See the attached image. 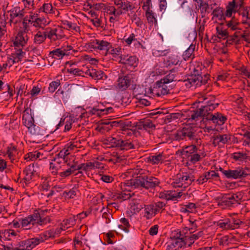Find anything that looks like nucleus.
<instances>
[{"label": "nucleus", "mask_w": 250, "mask_h": 250, "mask_svg": "<svg viewBox=\"0 0 250 250\" xmlns=\"http://www.w3.org/2000/svg\"><path fill=\"white\" fill-rule=\"evenodd\" d=\"M55 236V232L53 229L45 231L37 237L20 242L19 243L20 250H31L40 243Z\"/></svg>", "instance_id": "f257e3e1"}, {"label": "nucleus", "mask_w": 250, "mask_h": 250, "mask_svg": "<svg viewBox=\"0 0 250 250\" xmlns=\"http://www.w3.org/2000/svg\"><path fill=\"white\" fill-rule=\"evenodd\" d=\"M160 183L159 180L154 177L140 174L135 179L128 181L126 184L128 186L134 187V188L142 187L148 189L158 186Z\"/></svg>", "instance_id": "f03ea898"}, {"label": "nucleus", "mask_w": 250, "mask_h": 250, "mask_svg": "<svg viewBox=\"0 0 250 250\" xmlns=\"http://www.w3.org/2000/svg\"><path fill=\"white\" fill-rule=\"evenodd\" d=\"M208 75H204L203 77L198 73L197 70H195L193 74L189 76L187 79L185 80L184 83L187 88H189L191 87L196 88L202 85L206 84L208 83Z\"/></svg>", "instance_id": "7ed1b4c3"}, {"label": "nucleus", "mask_w": 250, "mask_h": 250, "mask_svg": "<svg viewBox=\"0 0 250 250\" xmlns=\"http://www.w3.org/2000/svg\"><path fill=\"white\" fill-rule=\"evenodd\" d=\"M203 101H199V103L205 102V105L201 106V111L203 114V117L207 119L209 115H211L210 112L215 109L219 104L218 101L214 96H209L207 97H203Z\"/></svg>", "instance_id": "20e7f679"}, {"label": "nucleus", "mask_w": 250, "mask_h": 250, "mask_svg": "<svg viewBox=\"0 0 250 250\" xmlns=\"http://www.w3.org/2000/svg\"><path fill=\"white\" fill-rule=\"evenodd\" d=\"M197 134L195 127L187 125L180 130L175 135L176 140H185L191 141L196 137Z\"/></svg>", "instance_id": "39448f33"}, {"label": "nucleus", "mask_w": 250, "mask_h": 250, "mask_svg": "<svg viewBox=\"0 0 250 250\" xmlns=\"http://www.w3.org/2000/svg\"><path fill=\"white\" fill-rule=\"evenodd\" d=\"M184 230L179 229H175L172 231L171 234V243L174 246L176 250H178L182 248L188 247L183 237Z\"/></svg>", "instance_id": "423d86ee"}, {"label": "nucleus", "mask_w": 250, "mask_h": 250, "mask_svg": "<svg viewBox=\"0 0 250 250\" xmlns=\"http://www.w3.org/2000/svg\"><path fill=\"white\" fill-rule=\"evenodd\" d=\"M8 13H10V23H13L14 24L21 22L23 19L25 14L24 9H21L18 6L8 11Z\"/></svg>", "instance_id": "0eeeda50"}, {"label": "nucleus", "mask_w": 250, "mask_h": 250, "mask_svg": "<svg viewBox=\"0 0 250 250\" xmlns=\"http://www.w3.org/2000/svg\"><path fill=\"white\" fill-rule=\"evenodd\" d=\"M223 174L227 178L240 179L246 177L249 174L246 169L242 167H238L234 170L229 169L223 171Z\"/></svg>", "instance_id": "6e6552de"}, {"label": "nucleus", "mask_w": 250, "mask_h": 250, "mask_svg": "<svg viewBox=\"0 0 250 250\" xmlns=\"http://www.w3.org/2000/svg\"><path fill=\"white\" fill-rule=\"evenodd\" d=\"M183 230H184V235H183V237H184L186 244H187L188 247H191L192 245L194 244L196 240L202 237L204 235L203 231H200L195 234L188 235H187L188 229H183Z\"/></svg>", "instance_id": "1a4fd4ad"}, {"label": "nucleus", "mask_w": 250, "mask_h": 250, "mask_svg": "<svg viewBox=\"0 0 250 250\" xmlns=\"http://www.w3.org/2000/svg\"><path fill=\"white\" fill-rule=\"evenodd\" d=\"M23 125L28 128V131L33 135L38 134L37 126L34 124V119L31 115L23 116L22 118Z\"/></svg>", "instance_id": "9d476101"}, {"label": "nucleus", "mask_w": 250, "mask_h": 250, "mask_svg": "<svg viewBox=\"0 0 250 250\" xmlns=\"http://www.w3.org/2000/svg\"><path fill=\"white\" fill-rule=\"evenodd\" d=\"M230 136L228 134H218L213 135L211 138L212 145L214 146L225 145L230 140Z\"/></svg>", "instance_id": "9b49d317"}, {"label": "nucleus", "mask_w": 250, "mask_h": 250, "mask_svg": "<svg viewBox=\"0 0 250 250\" xmlns=\"http://www.w3.org/2000/svg\"><path fill=\"white\" fill-rule=\"evenodd\" d=\"M162 82H163L162 80L158 81L153 87V90L155 92L156 95L158 96L167 94L169 91V89L166 85L167 83Z\"/></svg>", "instance_id": "f8f14e48"}, {"label": "nucleus", "mask_w": 250, "mask_h": 250, "mask_svg": "<svg viewBox=\"0 0 250 250\" xmlns=\"http://www.w3.org/2000/svg\"><path fill=\"white\" fill-rule=\"evenodd\" d=\"M119 63L126 65L127 66L135 67L137 66L138 60L136 57L121 55Z\"/></svg>", "instance_id": "ddd939ff"}, {"label": "nucleus", "mask_w": 250, "mask_h": 250, "mask_svg": "<svg viewBox=\"0 0 250 250\" xmlns=\"http://www.w3.org/2000/svg\"><path fill=\"white\" fill-rule=\"evenodd\" d=\"M177 177L180 179L182 183H184V188L191 185L195 181L194 176L188 172L178 173L177 174Z\"/></svg>", "instance_id": "4468645a"}, {"label": "nucleus", "mask_w": 250, "mask_h": 250, "mask_svg": "<svg viewBox=\"0 0 250 250\" xmlns=\"http://www.w3.org/2000/svg\"><path fill=\"white\" fill-rule=\"evenodd\" d=\"M18 233L13 229H2L0 230V241H11L15 239Z\"/></svg>", "instance_id": "2eb2a0df"}, {"label": "nucleus", "mask_w": 250, "mask_h": 250, "mask_svg": "<svg viewBox=\"0 0 250 250\" xmlns=\"http://www.w3.org/2000/svg\"><path fill=\"white\" fill-rule=\"evenodd\" d=\"M77 219L75 216L69 217L68 219L64 220L61 223V227L59 229L54 230L53 229L55 232V235L58 234L61 232V230H65L73 226H74L76 222Z\"/></svg>", "instance_id": "dca6fc26"}, {"label": "nucleus", "mask_w": 250, "mask_h": 250, "mask_svg": "<svg viewBox=\"0 0 250 250\" xmlns=\"http://www.w3.org/2000/svg\"><path fill=\"white\" fill-rule=\"evenodd\" d=\"M27 40V33L24 31H20L15 38L14 45L18 47L23 46L26 43Z\"/></svg>", "instance_id": "f3484780"}, {"label": "nucleus", "mask_w": 250, "mask_h": 250, "mask_svg": "<svg viewBox=\"0 0 250 250\" xmlns=\"http://www.w3.org/2000/svg\"><path fill=\"white\" fill-rule=\"evenodd\" d=\"M117 83L119 88L124 90L130 86L131 79L128 75L123 76L119 77Z\"/></svg>", "instance_id": "a211bd4d"}, {"label": "nucleus", "mask_w": 250, "mask_h": 250, "mask_svg": "<svg viewBox=\"0 0 250 250\" xmlns=\"http://www.w3.org/2000/svg\"><path fill=\"white\" fill-rule=\"evenodd\" d=\"M181 193V192H176L175 191H167L166 192L160 193L159 197L165 199L166 200L175 201L182 196Z\"/></svg>", "instance_id": "6ab92c4d"}, {"label": "nucleus", "mask_w": 250, "mask_h": 250, "mask_svg": "<svg viewBox=\"0 0 250 250\" xmlns=\"http://www.w3.org/2000/svg\"><path fill=\"white\" fill-rule=\"evenodd\" d=\"M37 220V219L35 218V215L28 216L22 219L21 221V227L26 229H29L31 226L36 224Z\"/></svg>", "instance_id": "aec40b11"}, {"label": "nucleus", "mask_w": 250, "mask_h": 250, "mask_svg": "<svg viewBox=\"0 0 250 250\" xmlns=\"http://www.w3.org/2000/svg\"><path fill=\"white\" fill-rule=\"evenodd\" d=\"M144 216L147 219L151 218L154 216L157 210V207L156 204H144Z\"/></svg>", "instance_id": "412c9836"}, {"label": "nucleus", "mask_w": 250, "mask_h": 250, "mask_svg": "<svg viewBox=\"0 0 250 250\" xmlns=\"http://www.w3.org/2000/svg\"><path fill=\"white\" fill-rule=\"evenodd\" d=\"M25 174V177L22 179L24 182L22 183V186L24 188L25 185H27L26 182H29L32 179L34 175V165H29L26 167L23 171Z\"/></svg>", "instance_id": "4be33fe9"}, {"label": "nucleus", "mask_w": 250, "mask_h": 250, "mask_svg": "<svg viewBox=\"0 0 250 250\" xmlns=\"http://www.w3.org/2000/svg\"><path fill=\"white\" fill-rule=\"evenodd\" d=\"M207 120L211 121L213 123H216L218 125H221L225 123L227 118L222 114L217 112L214 114L209 115V116L207 118Z\"/></svg>", "instance_id": "5701e85b"}, {"label": "nucleus", "mask_w": 250, "mask_h": 250, "mask_svg": "<svg viewBox=\"0 0 250 250\" xmlns=\"http://www.w3.org/2000/svg\"><path fill=\"white\" fill-rule=\"evenodd\" d=\"M111 44L110 42L103 40H96L95 48L105 51V55L108 54V51L111 48Z\"/></svg>", "instance_id": "b1692460"}, {"label": "nucleus", "mask_w": 250, "mask_h": 250, "mask_svg": "<svg viewBox=\"0 0 250 250\" xmlns=\"http://www.w3.org/2000/svg\"><path fill=\"white\" fill-rule=\"evenodd\" d=\"M114 3L116 5L119 6V7L121 8L120 10L124 12V13L129 10H132L134 8L131 2L127 0H115Z\"/></svg>", "instance_id": "393cba45"}, {"label": "nucleus", "mask_w": 250, "mask_h": 250, "mask_svg": "<svg viewBox=\"0 0 250 250\" xmlns=\"http://www.w3.org/2000/svg\"><path fill=\"white\" fill-rule=\"evenodd\" d=\"M44 33L46 38L47 37L48 39L53 41H55L62 38V36L58 33V30L56 28H46Z\"/></svg>", "instance_id": "a878e982"}, {"label": "nucleus", "mask_w": 250, "mask_h": 250, "mask_svg": "<svg viewBox=\"0 0 250 250\" xmlns=\"http://www.w3.org/2000/svg\"><path fill=\"white\" fill-rule=\"evenodd\" d=\"M217 226L223 229H234V225L231 224L229 219L226 218L224 220H220L216 223Z\"/></svg>", "instance_id": "bb28decb"}, {"label": "nucleus", "mask_w": 250, "mask_h": 250, "mask_svg": "<svg viewBox=\"0 0 250 250\" xmlns=\"http://www.w3.org/2000/svg\"><path fill=\"white\" fill-rule=\"evenodd\" d=\"M86 74L95 80H100L105 76L104 73L101 70H97L95 69H91L87 70Z\"/></svg>", "instance_id": "cd10ccee"}, {"label": "nucleus", "mask_w": 250, "mask_h": 250, "mask_svg": "<svg viewBox=\"0 0 250 250\" xmlns=\"http://www.w3.org/2000/svg\"><path fill=\"white\" fill-rule=\"evenodd\" d=\"M165 158L164 152H161L157 153L155 155L150 156L148 160L153 164H158L160 163H162Z\"/></svg>", "instance_id": "c85d7f7f"}, {"label": "nucleus", "mask_w": 250, "mask_h": 250, "mask_svg": "<svg viewBox=\"0 0 250 250\" xmlns=\"http://www.w3.org/2000/svg\"><path fill=\"white\" fill-rule=\"evenodd\" d=\"M177 74L178 73L177 70L175 68L172 69L169 71V74L166 75L164 78L161 79V80L163 81V83H168L173 81L176 80L175 79Z\"/></svg>", "instance_id": "c756f323"}, {"label": "nucleus", "mask_w": 250, "mask_h": 250, "mask_svg": "<svg viewBox=\"0 0 250 250\" xmlns=\"http://www.w3.org/2000/svg\"><path fill=\"white\" fill-rule=\"evenodd\" d=\"M183 115V114L180 112L172 113L170 114H167L165 117L163 116L162 119H164V122L166 124H167L174 120L181 119Z\"/></svg>", "instance_id": "7c9ffc66"}, {"label": "nucleus", "mask_w": 250, "mask_h": 250, "mask_svg": "<svg viewBox=\"0 0 250 250\" xmlns=\"http://www.w3.org/2000/svg\"><path fill=\"white\" fill-rule=\"evenodd\" d=\"M141 208H143L142 204H130V207L127 208L126 213L129 215L136 214Z\"/></svg>", "instance_id": "2f4dec72"}, {"label": "nucleus", "mask_w": 250, "mask_h": 250, "mask_svg": "<svg viewBox=\"0 0 250 250\" xmlns=\"http://www.w3.org/2000/svg\"><path fill=\"white\" fill-rule=\"evenodd\" d=\"M64 52L62 51V49L57 48L55 50H54L52 51H50L49 53V57H51L52 58H54L55 59H62L64 56H65Z\"/></svg>", "instance_id": "473e14b6"}, {"label": "nucleus", "mask_w": 250, "mask_h": 250, "mask_svg": "<svg viewBox=\"0 0 250 250\" xmlns=\"http://www.w3.org/2000/svg\"><path fill=\"white\" fill-rule=\"evenodd\" d=\"M195 48V45L194 44H191L188 47V48L184 52L183 57L184 59L186 61L188 60L190 58H193L194 55L193 53L194 51Z\"/></svg>", "instance_id": "72a5a7b5"}, {"label": "nucleus", "mask_w": 250, "mask_h": 250, "mask_svg": "<svg viewBox=\"0 0 250 250\" xmlns=\"http://www.w3.org/2000/svg\"><path fill=\"white\" fill-rule=\"evenodd\" d=\"M46 37L44 32L38 31L34 36V42L36 44H41L44 42Z\"/></svg>", "instance_id": "f704fd0d"}, {"label": "nucleus", "mask_w": 250, "mask_h": 250, "mask_svg": "<svg viewBox=\"0 0 250 250\" xmlns=\"http://www.w3.org/2000/svg\"><path fill=\"white\" fill-rule=\"evenodd\" d=\"M120 143L119 147H120L122 150H128L135 148L134 145L129 140H122Z\"/></svg>", "instance_id": "c9c22d12"}, {"label": "nucleus", "mask_w": 250, "mask_h": 250, "mask_svg": "<svg viewBox=\"0 0 250 250\" xmlns=\"http://www.w3.org/2000/svg\"><path fill=\"white\" fill-rule=\"evenodd\" d=\"M38 12L39 13L42 12L47 14L54 13L52 4L44 3L43 5L39 9Z\"/></svg>", "instance_id": "e433bc0d"}, {"label": "nucleus", "mask_w": 250, "mask_h": 250, "mask_svg": "<svg viewBox=\"0 0 250 250\" xmlns=\"http://www.w3.org/2000/svg\"><path fill=\"white\" fill-rule=\"evenodd\" d=\"M62 23L64 26V28L67 30L72 29L76 31L79 30V27L76 23H72L67 20H63L62 21Z\"/></svg>", "instance_id": "4c0bfd02"}, {"label": "nucleus", "mask_w": 250, "mask_h": 250, "mask_svg": "<svg viewBox=\"0 0 250 250\" xmlns=\"http://www.w3.org/2000/svg\"><path fill=\"white\" fill-rule=\"evenodd\" d=\"M179 62L178 56L176 55H171L167 59L166 64L168 66L177 65Z\"/></svg>", "instance_id": "58836bf2"}, {"label": "nucleus", "mask_w": 250, "mask_h": 250, "mask_svg": "<svg viewBox=\"0 0 250 250\" xmlns=\"http://www.w3.org/2000/svg\"><path fill=\"white\" fill-rule=\"evenodd\" d=\"M146 16L148 22L156 23L157 20L155 18L154 13L151 10L149 7H147L146 12Z\"/></svg>", "instance_id": "ea45409f"}, {"label": "nucleus", "mask_w": 250, "mask_h": 250, "mask_svg": "<svg viewBox=\"0 0 250 250\" xmlns=\"http://www.w3.org/2000/svg\"><path fill=\"white\" fill-rule=\"evenodd\" d=\"M122 225H119V227L123 229L125 232H129V228L130 227L128 219L125 218H122L120 219Z\"/></svg>", "instance_id": "a19ab883"}, {"label": "nucleus", "mask_w": 250, "mask_h": 250, "mask_svg": "<svg viewBox=\"0 0 250 250\" xmlns=\"http://www.w3.org/2000/svg\"><path fill=\"white\" fill-rule=\"evenodd\" d=\"M214 17L217 18L219 20H226L225 16L223 13V9L221 8H215L212 12Z\"/></svg>", "instance_id": "79ce46f5"}, {"label": "nucleus", "mask_w": 250, "mask_h": 250, "mask_svg": "<svg viewBox=\"0 0 250 250\" xmlns=\"http://www.w3.org/2000/svg\"><path fill=\"white\" fill-rule=\"evenodd\" d=\"M189 157V161L192 164H195L196 162L201 160V158L205 157L203 153L201 155L198 153H193L190 155H188Z\"/></svg>", "instance_id": "37998d69"}, {"label": "nucleus", "mask_w": 250, "mask_h": 250, "mask_svg": "<svg viewBox=\"0 0 250 250\" xmlns=\"http://www.w3.org/2000/svg\"><path fill=\"white\" fill-rule=\"evenodd\" d=\"M197 150L196 146L195 145H193L192 144L190 146H187L186 147L185 149L183 150L182 152V155H188V154L189 153L190 155L194 153Z\"/></svg>", "instance_id": "c03bdc74"}, {"label": "nucleus", "mask_w": 250, "mask_h": 250, "mask_svg": "<svg viewBox=\"0 0 250 250\" xmlns=\"http://www.w3.org/2000/svg\"><path fill=\"white\" fill-rule=\"evenodd\" d=\"M35 215V218L37 219L36 224L43 225L50 222V218L48 216H46L44 218H42L39 214H36Z\"/></svg>", "instance_id": "a18cd8bd"}, {"label": "nucleus", "mask_w": 250, "mask_h": 250, "mask_svg": "<svg viewBox=\"0 0 250 250\" xmlns=\"http://www.w3.org/2000/svg\"><path fill=\"white\" fill-rule=\"evenodd\" d=\"M250 7L249 6H243L242 7L239 8L237 10L239 11V14L241 15L244 18H246V21L250 19L249 17V11Z\"/></svg>", "instance_id": "49530a36"}, {"label": "nucleus", "mask_w": 250, "mask_h": 250, "mask_svg": "<svg viewBox=\"0 0 250 250\" xmlns=\"http://www.w3.org/2000/svg\"><path fill=\"white\" fill-rule=\"evenodd\" d=\"M46 20L44 18H37L32 21L33 25L36 27H42L45 24Z\"/></svg>", "instance_id": "de8ad7c7"}, {"label": "nucleus", "mask_w": 250, "mask_h": 250, "mask_svg": "<svg viewBox=\"0 0 250 250\" xmlns=\"http://www.w3.org/2000/svg\"><path fill=\"white\" fill-rule=\"evenodd\" d=\"M219 38L224 39L228 37V33L226 29H223L221 26H218L216 28Z\"/></svg>", "instance_id": "09e8293b"}, {"label": "nucleus", "mask_w": 250, "mask_h": 250, "mask_svg": "<svg viewBox=\"0 0 250 250\" xmlns=\"http://www.w3.org/2000/svg\"><path fill=\"white\" fill-rule=\"evenodd\" d=\"M189 222L190 227L188 229H187V228L185 229H187L188 231L196 229L198 228V227L200 224L199 221L194 219L193 218H189Z\"/></svg>", "instance_id": "8fccbe9b"}, {"label": "nucleus", "mask_w": 250, "mask_h": 250, "mask_svg": "<svg viewBox=\"0 0 250 250\" xmlns=\"http://www.w3.org/2000/svg\"><path fill=\"white\" fill-rule=\"evenodd\" d=\"M40 155H41L40 152H39L37 151H35L33 152H29L25 156L24 159H25V160H26L27 161H28V160L33 161V160L39 158Z\"/></svg>", "instance_id": "3c124183"}, {"label": "nucleus", "mask_w": 250, "mask_h": 250, "mask_svg": "<svg viewBox=\"0 0 250 250\" xmlns=\"http://www.w3.org/2000/svg\"><path fill=\"white\" fill-rule=\"evenodd\" d=\"M227 26L230 28L232 30H235L237 28L238 22L233 18L231 19L230 21H226Z\"/></svg>", "instance_id": "603ef678"}, {"label": "nucleus", "mask_w": 250, "mask_h": 250, "mask_svg": "<svg viewBox=\"0 0 250 250\" xmlns=\"http://www.w3.org/2000/svg\"><path fill=\"white\" fill-rule=\"evenodd\" d=\"M76 147V145L71 143H69L66 144L62 149L66 152L65 153V155L68 157V156L70 154L71 151L73 150L74 148Z\"/></svg>", "instance_id": "864d4df0"}, {"label": "nucleus", "mask_w": 250, "mask_h": 250, "mask_svg": "<svg viewBox=\"0 0 250 250\" xmlns=\"http://www.w3.org/2000/svg\"><path fill=\"white\" fill-rule=\"evenodd\" d=\"M143 128L145 130L150 128H155V125L150 120H146L142 122Z\"/></svg>", "instance_id": "5fc2aeb1"}, {"label": "nucleus", "mask_w": 250, "mask_h": 250, "mask_svg": "<svg viewBox=\"0 0 250 250\" xmlns=\"http://www.w3.org/2000/svg\"><path fill=\"white\" fill-rule=\"evenodd\" d=\"M67 72L75 76H81L83 74V71L78 68H70L67 69Z\"/></svg>", "instance_id": "6e6d98bb"}, {"label": "nucleus", "mask_w": 250, "mask_h": 250, "mask_svg": "<svg viewBox=\"0 0 250 250\" xmlns=\"http://www.w3.org/2000/svg\"><path fill=\"white\" fill-rule=\"evenodd\" d=\"M233 158L235 160L243 161L247 159V156L246 153L237 152L234 153L233 155Z\"/></svg>", "instance_id": "4d7b16f0"}, {"label": "nucleus", "mask_w": 250, "mask_h": 250, "mask_svg": "<svg viewBox=\"0 0 250 250\" xmlns=\"http://www.w3.org/2000/svg\"><path fill=\"white\" fill-rule=\"evenodd\" d=\"M66 153L65 151L62 149L60 151V152L56 155V157L55 158L54 160H59L61 158L62 159L64 163H67L68 162V157L65 155Z\"/></svg>", "instance_id": "13d9d810"}, {"label": "nucleus", "mask_w": 250, "mask_h": 250, "mask_svg": "<svg viewBox=\"0 0 250 250\" xmlns=\"http://www.w3.org/2000/svg\"><path fill=\"white\" fill-rule=\"evenodd\" d=\"M235 195H225L222 197V203H232V200L235 199ZM236 197L237 196H236Z\"/></svg>", "instance_id": "bf43d9fd"}, {"label": "nucleus", "mask_w": 250, "mask_h": 250, "mask_svg": "<svg viewBox=\"0 0 250 250\" xmlns=\"http://www.w3.org/2000/svg\"><path fill=\"white\" fill-rule=\"evenodd\" d=\"M199 117H203V114H202V112L201 111L200 108L193 111V112L191 113L190 115V119L193 120H197V119Z\"/></svg>", "instance_id": "052dcab7"}, {"label": "nucleus", "mask_w": 250, "mask_h": 250, "mask_svg": "<svg viewBox=\"0 0 250 250\" xmlns=\"http://www.w3.org/2000/svg\"><path fill=\"white\" fill-rule=\"evenodd\" d=\"M173 188H183L184 183H182L181 180L179 177H177V174L176 177L174 179L173 182L171 184Z\"/></svg>", "instance_id": "680f3d73"}, {"label": "nucleus", "mask_w": 250, "mask_h": 250, "mask_svg": "<svg viewBox=\"0 0 250 250\" xmlns=\"http://www.w3.org/2000/svg\"><path fill=\"white\" fill-rule=\"evenodd\" d=\"M60 85V82L59 81H53L52 82L48 87V90L50 92H54L55 90L57 88V87Z\"/></svg>", "instance_id": "e2e57ef3"}, {"label": "nucleus", "mask_w": 250, "mask_h": 250, "mask_svg": "<svg viewBox=\"0 0 250 250\" xmlns=\"http://www.w3.org/2000/svg\"><path fill=\"white\" fill-rule=\"evenodd\" d=\"M227 41V42L228 44H232L233 43H235V44H238L239 42V40H237L238 36H237L235 34L232 36L228 37Z\"/></svg>", "instance_id": "0e129e2a"}, {"label": "nucleus", "mask_w": 250, "mask_h": 250, "mask_svg": "<svg viewBox=\"0 0 250 250\" xmlns=\"http://www.w3.org/2000/svg\"><path fill=\"white\" fill-rule=\"evenodd\" d=\"M121 140L122 139H117L113 137L109 138L108 140V142L114 147H119Z\"/></svg>", "instance_id": "69168bd1"}, {"label": "nucleus", "mask_w": 250, "mask_h": 250, "mask_svg": "<svg viewBox=\"0 0 250 250\" xmlns=\"http://www.w3.org/2000/svg\"><path fill=\"white\" fill-rule=\"evenodd\" d=\"M122 52V49L120 47H117L116 48H113L111 47V48L108 51V53L111 54L115 56V55H119L121 54Z\"/></svg>", "instance_id": "338daca9"}, {"label": "nucleus", "mask_w": 250, "mask_h": 250, "mask_svg": "<svg viewBox=\"0 0 250 250\" xmlns=\"http://www.w3.org/2000/svg\"><path fill=\"white\" fill-rule=\"evenodd\" d=\"M165 115V114L164 113L163 111L159 110V109L153 110H152V112L149 114V116L152 118L154 116L158 115V116H160L162 119L163 116H164Z\"/></svg>", "instance_id": "774afa93"}]
</instances>
